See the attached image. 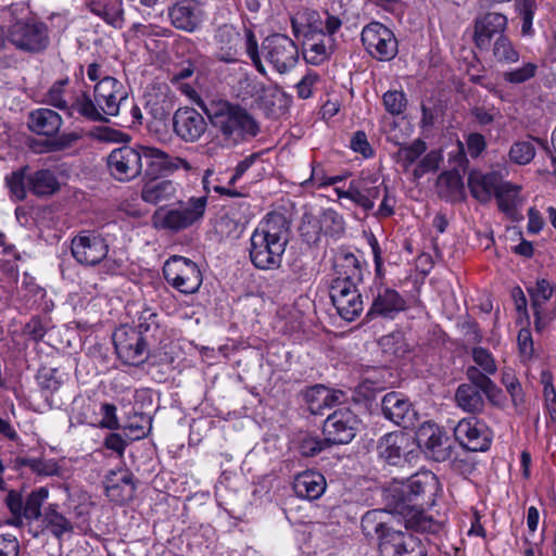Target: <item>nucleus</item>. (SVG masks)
I'll return each instance as SVG.
<instances>
[{"label": "nucleus", "instance_id": "nucleus-49", "mask_svg": "<svg viewBox=\"0 0 556 556\" xmlns=\"http://www.w3.org/2000/svg\"><path fill=\"white\" fill-rule=\"evenodd\" d=\"M515 8L522 21L521 33L522 35H531L532 22L534 13L538 9L535 0H515Z\"/></svg>", "mask_w": 556, "mask_h": 556}, {"label": "nucleus", "instance_id": "nucleus-9", "mask_svg": "<svg viewBox=\"0 0 556 556\" xmlns=\"http://www.w3.org/2000/svg\"><path fill=\"white\" fill-rule=\"evenodd\" d=\"M366 51L378 61H391L399 51V43L393 31L380 22H370L361 34Z\"/></svg>", "mask_w": 556, "mask_h": 556}, {"label": "nucleus", "instance_id": "nucleus-30", "mask_svg": "<svg viewBox=\"0 0 556 556\" xmlns=\"http://www.w3.org/2000/svg\"><path fill=\"white\" fill-rule=\"evenodd\" d=\"M325 477L314 470H307L299 473L293 482L295 494L305 500L314 501L319 498L326 491Z\"/></svg>", "mask_w": 556, "mask_h": 556}, {"label": "nucleus", "instance_id": "nucleus-21", "mask_svg": "<svg viewBox=\"0 0 556 556\" xmlns=\"http://www.w3.org/2000/svg\"><path fill=\"white\" fill-rule=\"evenodd\" d=\"M382 556H425L420 541L413 534L402 531H388L379 543Z\"/></svg>", "mask_w": 556, "mask_h": 556}, {"label": "nucleus", "instance_id": "nucleus-61", "mask_svg": "<svg viewBox=\"0 0 556 556\" xmlns=\"http://www.w3.org/2000/svg\"><path fill=\"white\" fill-rule=\"evenodd\" d=\"M472 358L475 363L482 368L485 374L493 375L496 372V364L491 353L483 348H473Z\"/></svg>", "mask_w": 556, "mask_h": 556}, {"label": "nucleus", "instance_id": "nucleus-8", "mask_svg": "<svg viewBox=\"0 0 556 556\" xmlns=\"http://www.w3.org/2000/svg\"><path fill=\"white\" fill-rule=\"evenodd\" d=\"M415 447H419L430 459L442 463L452 456L453 445L446 432L431 421L422 422L415 437Z\"/></svg>", "mask_w": 556, "mask_h": 556}, {"label": "nucleus", "instance_id": "nucleus-33", "mask_svg": "<svg viewBox=\"0 0 556 556\" xmlns=\"http://www.w3.org/2000/svg\"><path fill=\"white\" fill-rule=\"evenodd\" d=\"M27 187L34 195L43 198L56 193L61 185L53 170L42 168L28 174Z\"/></svg>", "mask_w": 556, "mask_h": 556}, {"label": "nucleus", "instance_id": "nucleus-59", "mask_svg": "<svg viewBox=\"0 0 556 556\" xmlns=\"http://www.w3.org/2000/svg\"><path fill=\"white\" fill-rule=\"evenodd\" d=\"M58 370L53 368H42L38 371L37 380L42 392L47 396L58 391L61 387V380L56 377Z\"/></svg>", "mask_w": 556, "mask_h": 556}, {"label": "nucleus", "instance_id": "nucleus-54", "mask_svg": "<svg viewBox=\"0 0 556 556\" xmlns=\"http://www.w3.org/2000/svg\"><path fill=\"white\" fill-rule=\"evenodd\" d=\"M535 156V148L530 141H517L509 150V159L518 165L529 164Z\"/></svg>", "mask_w": 556, "mask_h": 556}, {"label": "nucleus", "instance_id": "nucleus-22", "mask_svg": "<svg viewBox=\"0 0 556 556\" xmlns=\"http://www.w3.org/2000/svg\"><path fill=\"white\" fill-rule=\"evenodd\" d=\"M172 25L179 30L193 33L204 18V11L195 0H180L168 9Z\"/></svg>", "mask_w": 556, "mask_h": 556}, {"label": "nucleus", "instance_id": "nucleus-28", "mask_svg": "<svg viewBox=\"0 0 556 556\" xmlns=\"http://www.w3.org/2000/svg\"><path fill=\"white\" fill-rule=\"evenodd\" d=\"M148 157L149 177H155L165 173H173L179 168H184L187 172L193 169L192 165L186 159L172 156L154 147H149Z\"/></svg>", "mask_w": 556, "mask_h": 556}, {"label": "nucleus", "instance_id": "nucleus-52", "mask_svg": "<svg viewBox=\"0 0 556 556\" xmlns=\"http://www.w3.org/2000/svg\"><path fill=\"white\" fill-rule=\"evenodd\" d=\"M528 291L530 293L532 306L534 308V314L536 316L535 324L538 325L540 314L539 307L551 299L553 294V288L547 280L541 279L536 281L534 287L529 288Z\"/></svg>", "mask_w": 556, "mask_h": 556}, {"label": "nucleus", "instance_id": "nucleus-13", "mask_svg": "<svg viewBox=\"0 0 556 556\" xmlns=\"http://www.w3.org/2000/svg\"><path fill=\"white\" fill-rule=\"evenodd\" d=\"M377 450L386 463L400 466L415 457V440L403 431L390 432L379 440Z\"/></svg>", "mask_w": 556, "mask_h": 556}, {"label": "nucleus", "instance_id": "nucleus-18", "mask_svg": "<svg viewBox=\"0 0 556 556\" xmlns=\"http://www.w3.org/2000/svg\"><path fill=\"white\" fill-rule=\"evenodd\" d=\"M93 97L103 116L106 117L118 115L121 103L126 100L127 94L119 80L112 76H104L96 84Z\"/></svg>", "mask_w": 556, "mask_h": 556}, {"label": "nucleus", "instance_id": "nucleus-10", "mask_svg": "<svg viewBox=\"0 0 556 556\" xmlns=\"http://www.w3.org/2000/svg\"><path fill=\"white\" fill-rule=\"evenodd\" d=\"M73 257L84 266H96L109 253L106 240L94 230H81L71 242Z\"/></svg>", "mask_w": 556, "mask_h": 556}, {"label": "nucleus", "instance_id": "nucleus-1", "mask_svg": "<svg viewBox=\"0 0 556 556\" xmlns=\"http://www.w3.org/2000/svg\"><path fill=\"white\" fill-rule=\"evenodd\" d=\"M290 224L281 213H268L251 236L250 258L260 269L278 268L289 241Z\"/></svg>", "mask_w": 556, "mask_h": 556}, {"label": "nucleus", "instance_id": "nucleus-62", "mask_svg": "<svg viewBox=\"0 0 556 556\" xmlns=\"http://www.w3.org/2000/svg\"><path fill=\"white\" fill-rule=\"evenodd\" d=\"M215 39L220 47H237L240 41V33L230 25H223L216 30Z\"/></svg>", "mask_w": 556, "mask_h": 556}, {"label": "nucleus", "instance_id": "nucleus-11", "mask_svg": "<svg viewBox=\"0 0 556 556\" xmlns=\"http://www.w3.org/2000/svg\"><path fill=\"white\" fill-rule=\"evenodd\" d=\"M49 491L46 486L38 488L31 491L24 500L22 494L17 491H9L5 497V504L10 513L14 516L15 526L23 523L22 518L27 520H38L41 514L43 502L48 498Z\"/></svg>", "mask_w": 556, "mask_h": 556}, {"label": "nucleus", "instance_id": "nucleus-56", "mask_svg": "<svg viewBox=\"0 0 556 556\" xmlns=\"http://www.w3.org/2000/svg\"><path fill=\"white\" fill-rule=\"evenodd\" d=\"M443 160L442 153L438 150L428 152L415 167L413 175L416 179L421 178L430 172H435Z\"/></svg>", "mask_w": 556, "mask_h": 556}, {"label": "nucleus", "instance_id": "nucleus-25", "mask_svg": "<svg viewBox=\"0 0 556 556\" xmlns=\"http://www.w3.org/2000/svg\"><path fill=\"white\" fill-rule=\"evenodd\" d=\"M384 185L376 175L362 176L353 179L354 204L362 207L365 212H369L375 207V200L382 192Z\"/></svg>", "mask_w": 556, "mask_h": 556}, {"label": "nucleus", "instance_id": "nucleus-20", "mask_svg": "<svg viewBox=\"0 0 556 556\" xmlns=\"http://www.w3.org/2000/svg\"><path fill=\"white\" fill-rule=\"evenodd\" d=\"M506 15L488 12L476 17L473 23V41L479 50H489L492 39L504 36L507 28Z\"/></svg>", "mask_w": 556, "mask_h": 556}, {"label": "nucleus", "instance_id": "nucleus-34", "mask_svg": "<svg viewBox=\"0 0 556 556\" xmlns=\"http://www.w3.org/2000/svg\"><path fill=\"white\" fill-rule=\"evenodd\" d=\"M88 8L91 13L102 18L110 26L121 29L124 26V9L122 0L110 2L90 1Z\"/></svg>", "mask_w": 556, "mask_h": 556}, {"label": "nucleus", "instance_id": "nucleus-16", "mask_svg": "<svg viewBox=\"0 0 556 556\" xmlns=\"http://www.w3.org/2000/svg\"><path fill=\"white\" fill-rule=\"evenodd\" d=\"M381 412L386 419L404 428H414L418 422V413L413 403L402 392L391 391L381 399Z\"/></svg>", "mask_w": 556, "mask_h": 556}, {"label": "nucleus", "instance_id": "nucleus-27", "mask_svg": "<svg viewBox=\"0 0 556 556\" xmlns=\"http://www.w3.org/2000/svg\"><path fill=\"white\" fill-rule=\"evenodd\" d=\"M61 115L48 108L33 110L28 114L27 126L30 131L45 137H54L62 127Z\"/></svg>", "mask_w": 556, "mask_h": 556}, {"label": "nucleus", "instance_id": "nucleus-3", "mask_svg": "<svg viewBox=\"0 0 556 556\" xmlns=\"http://www.w3.org/2000/svg\"><path fill=\"white\" fill-rule=\"evenodd\" d=\"M206 206V195L191 197L173 207L161 206L152 215V225L157 230L177 233L199 224L205 215Z\"/></svg>", "mask_w": 556, "mask_h": 556}, {"label": "nucleus", "instance_id": "nucleus-38", "mask_svg": "<svg viewBox=\"0 0 556 556\" xmlns=\"http://www.w3.org/2000/svg\"><path fill=\"white\" fill-rule=\"evenodd\" d=\"M137 332L147 338L150 343H160L164 330L161 328L160 316L151 308H144L138 318Z\"/></svg>", "mask_w": 556, "mask_h": 556}, {"label": "nucleus", "instance_id": "nucleus-19", "mask_svg": "<svg viewBox=\"0 0 556 556\" xmlns=\"http://www.w3.org/2000/svg\"><path fill=\"white\" fill-rule=\"evenodd\" d=\"M207 123L193 108H179L173 116L174 132L185 142H197L206 131Z\"/></svg>", "mask_w": 556, "mask_h": 556}, {"label": "nucleus", "instance_id": "nucleus-44", "mask_svg": "<svg viewBox=\"0 0 556 556\" xmlns=\"http://www.w3.org/2000/svg\"><path fill=\"white\" fill-rule=\"evenodd\" d=\"M27 170L28 166H23L5 177V185L10 190V194L16 201H23L26 199L28 189Z\"/></svg>", "mask_w": 556, "mask_h": 556}, {"label": "nucleus", "instance_id": "nucleus-2", "mask_svg": "<svg viewBox=\"0 0 556 556\" xmlns=\"http://www.w3.org/2000/svg\"><path fill=\"white\" fill-rule=\"evenodd\" d=\"M205 113L212 126L228 146H237L250 140L260 131L255 118L238 104L220 101L206 108Z\"/></svg>", "mask_w": 556, "mask_h": 556}, {"label": "nucleus", "instance_id": "nucleus-31", "mask_svg": "<svg viewBox=\"0 0 556 556\" xmlns=\"http://www.w3.org/2000/svg\"><path fill=\"white\" fill-rule=\"evenodd\" d=\"M334 278L352 285L363 282L364 268L362 262L351 252L341 253L333 265Z\"/></svg>", "mask_w": 556, "mask_h": 556}, {"label": "nucleus", "instance_id": "nucleus-47", "mask_svg": "<svg viewBox=\"0 0 556 556\" xmlns=\"http://www.w3.org/2000/svg\"><path fill=\"white\" fill-rule=\"evenodd\" d=\"M303 399L307 404L308 410L313 415H321L325 409L326 387L324 384H315L302 392Z\"/></svg>", "mask_w": 556, "mask_h": 556}, {"label": "nucleus", "instance_id": "nucleus-37", "mask_svg": "<svg viewBox=\"0 0 556 556\" xmlns=\"http://www.w3.org/2000/svg\"><path fill=\"white\" fill-rule=\"evenodd\" d=\"M466 377L468 379L466 384H472L482 391L491 403H498L502 390L490 379L489 374H485V371L480 370L476 366H469L466 369Z\"/></svg>", "mask_w": 556, "mask_h": 556}, {"label": "nucleus", "instance_id": "nucleus-32", "mask_svg": "<svg viewBox=\"0 0 556 556\" xmlns=\"http://www.w3.org/2000/svg\"><path fill=\"white\" fill-rule=\"evenodd\" d=\"M75 113H78L80 116L91 122H109V119L103 116L94 98L91 99L87 91L73 92L71 96L70 109L66 115L73 117Z\"/></svg>", "mask_w": 556, "mask_h": 556}, {"label": "nucleus", "instance_id": "nucleus-29", "mask_svg": "<svg viewBox=\"0 0 556 556\" xmlns=\"http://www.w3.org/2000/svg\"><path fill=\"white\" fill-rule=\"evenodd\" d=\"M501 175L495 172L488 174L471 172L468 175V188L476 200L486 203L495 195L496 189L501 186Z\"/></svg>", "mask_w": 556, "mask_h": 556}, {"label": "nucleus", "instance_id": "nucleus-60", "mask_svg": "<svg viewBox=\"0 0 556 556\" xmlns=\"http://www.w3.org/2000/svg\"><path fill=\"white\" fill-rule=\"evenodd\" d=\"M329 446L330 444L325 435L323 439L319 437H305L300 443V452L305 457H313Z\"/></svg>", "mask_w": 556, "mask_h": 556}, {"label": "nucleus", "instance_id": "nucleus-50", "mask_svg": "<svg viewBox=\"0 0 556 556\" xmlns=\"http://www.w3.org/2000/svg\"><path fill=\"white\" fill-rule=\"evenodd\" d=\"M406 527L420 532L434 533L440 529V523L424 511L412 510V515L406 519Z\"/></svg>", "mask_w": 556, "mask_h": 556}, {"label": "nucleus", "instance_id": "nucleus-14", "mask_svg": "<svg viewBox=\"0 0 556 556\" xmlns=\"http://www.w3.org/2000/svg\"><path fill=\"white\" fill-rule=\"evenodd\" d=\"M359 285L331 280L329 294L338 314L345 320H354L364 309Z\"/></svg>", "mask_w": 556, "mask_h": 556}, {"label": "nucleus", "instance_id": "nucleus-12", "mask_svg": "<svg viewBox=\"0 0 556 556\" xmlns=\"http://www.w3.org/2000/svg\"><path fill=\"white\" fill-rule=\"evenodd\" d=\"M118 357L128 365H140L148 358L147 338L134 328L121 327L113 334Z\"/></svg>", "mask_w": 556, "mask_h": 556}, {"label": "nucleus", "instance_id": "nucleus-64", "mask_svg": "<svg viewBox=\"0 0 556 556\" xmlns=\"http://www.w3.org/2000/svg\"><path fill=\"white\" fill-rule=\"evenodd\" d=\"M79 139L80 136L77 132H64L52 140H48L46 147L48 151H61L70 148Z\"/></svg>", "mask_w": 556, "mask_h": 556}, {"label": "nucleus", "instance_id": "nucleus-36", "mask_svg": "<svg viewBox=\"0 0 556 556\" xmlns=\"http://www.w3.org/2000/svg\"><path fill=\"white\" fill-rule=\"evenodd\" d=\"M455 401L458 407L470 414H480L485 406L483 392L472 384H459L455 392Z\"/></svg>", "mask_w": 556, "mask_h": 556}, {"label": "nucleus", "instance_id": "nucleus-23", "mask_svg": "<svg viewBox=\"0 0 556 556\" xmlns=\"http://www.w3.org/2000/svg\"><path fill=\"white\" fill-rule=\"evenodd\" d=\"M405 300L396 290L380 288L372 300L366 318L382 317L393 319L400 312L405 309Z\"/></svg>", "mask_w": 556, "mask_h": 556}, {"label": "nucleus", "instance_id": "nucleus-39", "mask_svg": "<svg viewBox=\"0 0 556 556\" xmlns=\"http://www.w3.org/2000/svg\"><path fill=\"white\" fill-rule=\"evenodd\" d=\"M15 468L28 467L38 477H59L61 467L54 459L18 456L14 460Z\"/></svg>", "mask_w": 556, "mask_h": 556}, {"label": "nucleus", "instance_id": "nucleus-15", "mask_svg": "<svg viewBox=\"0 0 556 556\" xmlns=\"http://www.w3.org/2000/svg\"><path fill=\"white\" fill-rule=\"evenodd\" d=\"M358 420L354 413L341 408L330 414L323 426V434L331 445L348 444L356 435Z\"/></svg>", "mask_w": 556, "mask_h": 556}, {"label": "nucleus", "instance_id": "nucleus-58", "mask_svg": "<svg viewBox=\"0 0 556 556\" xmlns=\"http://www.w3.org/2000/svg\"><path fill=\"white\" fill-rule=\"evenodd\" d=\"M383 105L390 114L400 115L406 109V96L401 90H389L383 94Z\"/></svg>", "mask_w": 556, "mask_h": 556}, {"label": "nucleus", "instance_id": "nucleus-45", "mask_svg": "<svg viewBox=\"0 0 556 556\" xmlns=\"http://www.w3.org/2000/svg\"><path fill=\"white\" fill-rule=\"evenodd\" d=\"M43 522L47 527L51 528L52 534L58 539H61L64 533L73 531L71 521L56 511L55 505H50L45 510Z\"/></svg>", "mask_w": 556, "mask_h": 556}, {"label": "nucleus", "instance_id": "nucleus-7", "mask_svg": "<svg viewBox=\"0 0 556 556\" xmlns=\"http://www.w3.org/2000/svg\"><path fill=\"white\" fill-rule=\"evenodd\" d=\"M264 60L279 74H286L295 67L299 49L295 42L282 34L266 37L261 45Z\"/></svg>", "mask_w": 556, "mask_h": 556}, {"label": "nucleus", "instance_id": "nucleus-35", "mask_svg": "<svg viewBox=\"0 0 556 556\" xmlns=\"http://www.w3.org/2000/svg\"><path fill=\"white\" fill-rule=\"evenodd\" d=\"M177 192L176 184L172 180H151L143 185L141 199L149 204H159L175 198Z\"/></svg>", "mask_w": 556, "mask_h": 556}, {"label": "nucleus", "instance_id": "nucleus-40", "mask_svg": "<svg viewBox=\"0 0 556 556\" xmlns=\"http://www.w3.org/2000/svg\"><path fill=\"white\" fill-rule=\"evenodd\" d=\"M316 33H309L305 35L303 42V58L304 60L313 65H319L330 56V48L327 47L324 39L315 38Z\"/></svg>", "mask_w": 556, "mask_h": 556}, {"label": "nucleus", "instance_id": "nucleus-55", "mask_svg": "<svg viewBox=\"0 0 556 556\" xmlns=\"http://www.w3.org/2000/svg\"><path fill=\"white\" fill-rule=\"evenodd\" d=\"M319 228L324 229L326 233L336 235L343 232L344 222L342 216L334 210H325L319 219Z\"/></svg>", "mask_w": 556, "mask_h": 556}, {"label": "nucleus", "instance_id": "nucleus-6", "mask_svg": "<svg viewBox=\"0 0 556 556\" xmlns=\"http://www.w3.org/2000/svg\"><path fill=\"white\" fill-rule=\"evenodd\" d=\"M163 275L168 285L185 294L198 292L203 281L199 265L180 255H173L164 263Z\"/></svg>", "mask_w": 556, "mask_h": 556}, {"label": "nucleus", "instance_id": "nucleus-48", "mask_svg": "<svg viewBox=\"0 0 556 556\" xmlns=\"http://www.w3.org/2000/svg\"><path fill=\"white\" fill-rule=\"evenodd\" d=\"M539 65L534 62H526L521 66L503 73V79L511 85H520L534 78L538 74Z\"/></svg>", "mask_w": 556, "mask_h": 556}, {"label": "nucleus", "instance_id": "nucleus-53", "mask_svg": "<svg viewBox=\"0 0 556 556\" xmlns=\"http://www.w3.org/2000/svg\"><path fill=\"white\" fill-rule=\"evenodd\" d=\"M342 22L338 16L331 15L326 12V20L323 22L321 20H311L308 27L312 33H316L317 36L324 37L328 35L331 37L334 35L341 27Z\"/></svg>", "mask_w": 556, "mask_h": 556}, {"label": "nucleus", "instance_id": "nucleus-51", "mask_svg": "<svg viewBox=\"0 0 556 556\" xmlns=\"http://www.w3.org/2000/svg\"><path fill=\"white\" fill-rule=\"evenodd\" d=\"M426 150V142L421 139H416L410 144L401 147L397 151V157L403 167L408 168Z\"/></svg>", "mask_w": 556, "mask_h": 556}, {"label": "nucleus", "instance_id": "nucleus-57", "mask_svg": "<svg viewBox=\"0 0 556 556\" xmlns=\"http://www.w3.org/2000/svg\"><path fill=\"white\" fill-rule=\"evenodd\" d=\"M502 383L511 397L515 406L523 403V392L521 384L511 369H504L502 372Z\"/></svg>", "mask_w": 556, "mask_h": 556}, {"label": "nucleus", "instance_id": "nucleus-63", "mask_svg": "<svg viewBox=\"0 0 556 556\" xmlns=\"http://www.w3.org/2000/svg\"><path fill=\"white\" fill-rule=\"evenodd\" d=\"M247 53L250 56L252 63L256 67L257 72L262 75L266 74V70L264 64L262 63V53L258 50V45L255 38V35L252 30L247 31Z\"/></svg>", "mask_w": 556, "mask_h": 556}, {"label": "nucleus", "instance_id": "nucleus-4", "mask_svg": "<svg viewBox=\"0 0 556 556\" xmlns=\"http://www.w3.org/2000/svg\"><path fill=\"white\" fill-rule=\"evenodd\" d=\"M7 38L15 49L29 54L41 53L50 45L48 25L35 17L16 20L10 25Z\"/></svg>", "mask_w": 556, "mask_h": 556}, {"label": "nucleus", "instance_id": "nucleus-43", "mask_svg": "<svg viewBox=\"0 0 556 556\" xmlns=\"http://www.w3.org/2000/svg\"><path fill=\"white\" fill-rule=\"evenodd\" d=\"M492 55L501 64H514L519 61V51L508 36H498L492 46Z\"/></svg>", "mask_w": 556, "mask_h": 556}, {"label": "nucleus", "instance_id": "nucleus-17", "mask_svg": "<svg viewBox=\"0 0 556 556\" xmlns=\"http://www.w3.org/2000/svg\"><path fill=\"white\" fill-rule=\"evenodd\" d=\"M454 437L458 443L470 452H485L492 441L491 431L477 418H464L454 428Z\"/></svg>", "mask_w": 556, "mask_h": 556}, {"label": "nucleus", "instance_id": "nucleus-26", "mask_svg": "<svg viewBox=\"0 0 556 556\" xmlns=\"http://www.w3.org/2000/svg\"><path fill=\"white\" fill-rule=\"evenodd\" d=\"M435 486L437 477L432 472L425 471L408 479L405 493L408 501L414 502L415 505H430L433 502Z\"/></svg>", "mask_w": 556, "mask_h": 556}, {"label": "nucleus", "instance_id": "nucleus-41", "mask_svg": "<svg viewBox=\"0 0 556 556\" xmlns=\"http://www.w3.org/2000/svg\"><path fill=\"white\" fill-rule=\"evenodd\" d=\"M519 191V186L511 185L501 179V186L496 189L494 195L500 210L511 217L515 216L517 207L520 205L518 197Z\"/></svg>", "mask_w": 556, "mask_h": 556}, {"label": "nucleus", "instance_id": "nucleus-46", "mask_svg": "<svg viewBox=\"0 0 556 556\" xmlns=\"http://www.w3.org/2000/svg\"><path fill=\"white\" fill-rule=\"evenodd\" d=\"M67 84L68 78L56 80L52 84V86L46 93V102L49 105L63 111L65 114L70 109L71 103V97L67 98L65 91V87L67 86Z\"/></svg>", "mask_w": 556, "mask_h": 556}, {"label": "nucleus", "instance_id": "nucleus-5", "mask_svg": "<svg viewBox=\"0 0 556 556\" xmlns=\"http://www.w3.org/2000/svg\"><path fill=\"white\" fill-rule=\"evenodd\" d=\"M148 146L136 148L123 146L114 149L106 157L110 174L118 181H130L142 174L146 165V176H149Z\"/></svg>", "mask_w": 556, "mask_h": 556}, {"label": "nucleus", "instance_id": "nucleus-24", "mask_svg": "<svg viewBox=\"0 0 556 556\" xmlns=\"http://www.w3.org/2000/svg\"><path fill=\"white\" fill-rule=\"evenodd\" d=\"M105 492L112 502L118 504L131 500L136 493L134 475L127 469L111 471L105 477Z\"/></svg>", "mask_w": 556, "mask_h": 556}, {"label": "nucleus", "instance_id": "nucleus-42", "mask_svg": "<svg viewBox=\"0 0 556 556\" xmlns=\"http://www.w3.org/2000/svg\"><path fill=\"white\" fill-rule=\"evenodd\" d=\"M389 516V513L386 510H369L367 511L361 521V527L363 533L366 536L374 538L375 535L381 541L382 536L388 533V531H392L387 526L386 517Z\"/></svg>", "mask_w": 556, "mask_h": 556}]
</instances>
